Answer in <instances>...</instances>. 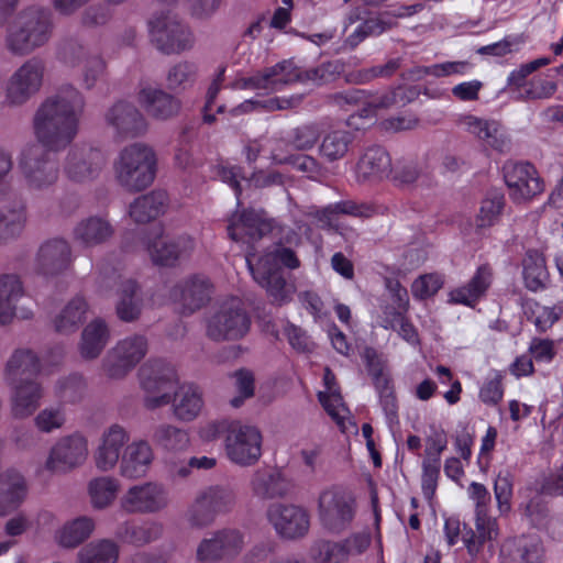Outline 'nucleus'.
<instances>
[{
  "label": "nucleus",
  "instance_id": "obj_11",
  "mask_svg": "<svg viewBox=\"0 0 563 563\" xmlns=\"http://www.w3.org/2000/svg\"><path fill=\"white\" fill-rule=\"evenodd\" d=\"M254 253L247 252L246 264L254 280L265 288L273 303L282 306L289 302L296 291L292 283L286 280L284 272L279 266L273 265L272 256H262L253 265L251 257Z\"/></svg>",
  "mask_w": 563,
  "mask_h": 563
},
{
  "label": "nucleus",
  "instance_id": "obj_24",
  "mask_svg": "<svg viewBox=\"0 0 563 563\" xmlns=\"http://www.w3.org/2000/svg\"><path fill=\"white\" fill-rule=\"evenodd\" d=\"M194 250V240L188 235L170 238L157 236L150 245L148 252L152 261L158 265L170 266L179 258L187 256Z\"/></svg>",
  "mask_w": 563,
  "mask_h": 563
},
{
  "label": "nucleus",
  "instance_id": "obj_36",
  "mask_svg": "<svg viewBox=\"0 0 563 563\" xmlns=\"http://www.w3.org/2000/svg\"><path fill=\"white\" fill-rule=\"evenodd\" d=\"M173 411L181 421H192L200 413L203 400L201 390L195 385H183L172 396Z\"/></svg>",
  "mask_w": 563,
  "mask_h": 563
},
{
  "label": "nucleus",
  "instance_id": "obj_26",
  "mask_svg": "<svg viewBox=\"0 0 563 563\" xmlns=\"http://www.w3.org/2000/svg\"><path fill=\"white\" fill-rule=\"evenodd\" d=\"M153 457V450L146 441L129 443L119 460L120 475L129 479L145 476Z\"/></svg>",
  "mask_w": 563,
  "mask_h": 563
},
{
  "label": "nucleus",
  "instance_id": "obj_27",
  "mask_svg": "<svg viewBox=\"0 0 563 563\" xmlns=\"http://www.w3.org/2000/svg\"><path fill=\"white\" fill-rule=\"evenodd\" d=\"M24 296L23 285L16 275L5 274L0 276V323L8 324L13 317L29 319L32 311L21 310L18 313V301Z\"/></svg>",
  "mask_w": 563,
  "mask_h": 563
},
{
  "label": "nucleus",
  "instance_id": "obj_52",
  "mask_svg": "<svg viewBox=\"0 0 563 563\" xmlns=\"http://www.w3.org/2000/svg\"><path fill=\"white\" fill-rule=\"evenodd\" d=\"M87 391V382L80 374H70L59 378L55 385V395L64 402L77 404Z\"/></svg>",
  "mask_w": 563,
  "mask_h": 563
},
{
  "label": "nucleus",
  "instance_id": "obj_30",
  "mask_svg": "<svg viewBox=\"0 0 563 563\" xmlns=\"http://www.w3.org/2000/svg\"><path fill=\"white\" fill-rule=\"evenodd\" d=\"M139 101L146 112L157 120H167L177 115L181 102L175 96L152 87L143 88L139 93Z\"/></svg>",
  "mask_w": 563,
  "mask_h": 563
},
{
  "label": "nucleus",
  "instance_id": "obj_13",
  "mask_svg": "<svg viewBox=\"0 0 563 563\" xmlns=\"http://www.w3.org/2000/svg\"><path fill=\"white\" fill-rule=\"evenodd\" d=\"M168 503L167 490L162 484L146 482L129 487L119 506L126 515H150L164 510Z\"/></svg>",
  "mask_w": 563,
  "mask_h": 563
},
{
  "label": "nucleus",
  "instance_id": "obj_37",
  "mask_svg": "<svg viewBox=\"0 0 563 563\" xmlns=\"http://www.w3.org/2000/svg\"><path fill=\"white\" fill-rule=\"evenodd\" d=\"M109 340V329L106 322L101 319L92 320L88 323L81 333V342L79 344V352L85 360L97 358Z\"/></svg>",
  "mask_w": 563,
  "mask_h": 563
},
{
  "label": "nucleus",
  "instance_id": "obj_21",
  "mask_svg": "<svg viewBox=\"0 0 563 563\" xmlns=\"http://www.w3.org/2000/svg\"><path fill=\"white\" fill-rule=\"evenodd\" d=\"M211 290L207 278L194 276L175 285L170 296L181 305L184 313H192L209 302Z\"/></svg>",
  "mask_w": 563,
  "mask_h": 563
},
{
  "label": "nucleus",
  "instance_id": "obj_60",
  "mask_svg": "<svg viewBox=\"0 0 563 563\" xmlns=\"http://www.w3.org/2000/svg\"><path fill=\"white\" fill-rule=\"evenodd\" d=\"M319 401L323 406L328 415L339 424L343 426L344 417L349 412L343 404L342 396L339 390L331 393H319Z\"/></svg>",
  "mask_w": 563,
  "mask_h": 563
},
{
  "label": "nucleus",
  "instance_id": "obj_7",
  "mask_svg": "<svg viewBox=\"0 0 563 563\" xmlns=\"http://www.w3.org/2000/svg\"><path fill=\"white\" fill-rule=\"evenodd\" d=\"M244 534L236 528H221L207 533L197 544L198 563H231L243 551Z\"/></svg>",
  "mask_w": 563,
  "mask_h": 563
},
{
  "label": "nucleus",
  "instance_id": "obj_16",
  "mask_svg": "<svg viewBox=\"0 0 563 563\" xmlns=\"http://www.w3.org/2000/svg\"><path fill=\"white\" fill-rule=\"evenodd\" d=\"M267 519L277 534L288 540L303 538L310 527L309 514L296 505L274 504L267 510Z\"/></svg>",
  "mask_w": 563,
  "mask_h": 563
},
{
  "label": "nucleus",
  "instance_id": "obj_56",
  "mask_svg": "<svg viewBox=\"0 0 563 563\" xmlns=\"http://www.w3.org/2000/svg\"><path fill=\"white\" fill-rule=\"evenodd\" d=\"M533 323L539 332H545L561 318L563 308L560 306L547 307L533 301L529 307Z\"/></svg>",
  "mask_w": 563,
  "mask_h": 563
},
{
  "label": "nucleus",
  "instance_id": "obj_29",
  "mask_svg": "<svg viewBox=\"0 0 563 563\" xmlns=\"http://www.w3.org/2000/svg\"><path fill=\"white\" fill-rule=\"evenodd\" d=\"M7 46L15 55H26L35 47V14L27 10L10 26Z\"/></svg>",
  "mask_w": 563,
  "mask_h": 563
},
{
  "label": "nucleus",
  "instance_id": "obj_42",
  "mask_svg": "<svg viewBox=\"0 0 563 563\" xmlns=\"http://www.w3.org/2000/svg\"><path fill=\"white\" fill-rule=\"evenodd\" d=\"M120 547L112 539H99L89 542L77 553L76 563H117Z\"/></svg>",
  "mask_w": 563,
  "mask_h": 563
},
{
  "label": "nucleus",
  "instance_id": "obj_45",
  "mask_svg": "<svg viewBox=\"0 0 563 563\" xmlns=\"http://www.w3.org/2000/svg\"><path fill=\"white\" fill-rule=\"evenodd\" d=\"M475 527V531L470 529L463 534V542L472 555L477 554L486 542L498 536L496 519L487 514H484V516L476 515Z\"/></svg>",
  "mask_w": 563,
  "mask_h": 563
},
{
  "label": "nucleus",
  "instance_id": "obj_19",
  "mask_svg": "<svg viewBox=\"0 0 563 563\" xmlns=\"http://www.w3.org/2000/svg\"><path fill=\"white\" fill-rule=\"evenodd\" d=\"M106 122L120 140L135 139L147 130V122L140 110L126 101L115 102L106 113Z\"/></svg>",
  "mask_w": 563,
  "mask_h": 563
},
{
  "label": "nucleus",
  "instance_id": "obj_41",
  "mask_svg": "<svg viewBox=\"0 0 563 563\" xmlns=\"http://www.w3.org/2000/svg\"><path fill=\"white\" fill-rule=\"evenodd\" d=\"M26 222L25 206L15 201L12 207L0 208V243L18 239Z\"/></svg>",
  "mask_w": 563,
  "mask_h": 563
},
{
  "label": "nucleus",
  "instance_id": "obj_64",
  "mask_svg": "<svg viewBox=\"0 0 563 563\" xmlns=\"http://www.w3.org/2000/svg\"><path fill=\"white\" fill-rule=\"evenodd\" d=\"M556 91V84L549 80L530 81L523 91H519L517 100H537L550 98Z\"/></svg>",
  "mask_w": 563,
  "mask_h": 563
},
{
  "label": "nucleus",
  "instance_id": "obj_6",
  "mask_svg": "<svg viewBox=\"0 0 563 563\" xmlns=\"http://www.w3.org/2000/svg\"><path fill=\"white\" fill-rule=\"evenodd\" d=\"M139 377L145 394V408L154 410L172 402L177 385V375L172 365L162 360H151L140 368Z\"/></svg>",
  "mask_w": 563,
  "mask_h": 563
},
{
  "label": "nucleus",
  "instance_id": "obj_58",
  "mask_svg": "<svg viewBox=\"0 0 563 563\" xmlns=\"http://www.w3.org/2000/svg\"><path fill=\"white\" fill-rule=\"evenodd\" d=\"M512 478L509 474H498L494 483V494L500 515H507L511 510Z\"/></svg>",
  "mask_w": 563,
  "mask_h": 563
},
{
  "label": "nucleus",
  "instance_id": "obj_12",
  "mask_svg": "<svg viewBox=\"0 0 563 563\" xmlns=\"http://www.w3.org/2000/svg\"><path fill=\"white\" fill-rule=\"evenodd\" d=\"M224 442L227 454L235 464L253 465L262 455V435L253 426L231 421Z\"/></svg>",
  "mask_w": 563,
  "mask_h": 563
},
{
  "label": "nucleus",
  "instance_id": "obj_62",
  "mask_svg": "<svg viewBox=\"0 0 563 563\" xmlns=\"http://www.w3.org/2000/svg\"><path fill=\"white\" fill-rule=\"evenodd\" d=\"M443 280L438 274L418 277L411 285V294L416 299L423 300L434 296L442 287Z\"/></svg>",
  "mask_w": 563,
  "mask_h": 563
},
{
  "label": "nucleus",
  "instance_id": "obj_15",
  "mask_svg": "<svg viewBox=\"0 0 563 563\" xmlns=\"http://www.w3.org/2000/svg\"><path fill=\"white\" fill-rule=\"evenodd\" d=\"M274 227V220L267 218L264 211L247 209L231 218L228 234L234 242L253 245L269 234Z\"/></svg>",
  "mask_w": 563,
  "mask_h": 563
},
{
  "label": "nucleus",
  "instance_id": "obj_31",
  "mask_svg": "<svg viewBox=\"0 0 563 563\" xmlns=\"http://www.w3.org/2000/svg\"><path fill=\"white\" fill-rule=\"evenodd\" d=\"M250 486L252 494L262 500L284 497L290 489V484L283 474L272 468L254 472Z\"/></svg>",
  "mask_w": 563,
  "mask_h": 563
},
{
  "label": "nucleus",
  "instance_id": "obj_48",
  "mask_svg": "<svg viewBox=\"0 0 563 563\" xmlns=\"http://www.w3.org/2000/svg\"><path fill=\"white\" fill-rule=\"evenodd\" d=\"M353 141L350 131L334 130L327 133L320 144L319 152L328 162H335L343 158Z\"/></svg>",
  "mask_w": 563,
  "mask_h": 563
},
{
  "label": "nucleus",
  "instance_id": "obj_59",
  "mask_svg": "<svg viewBox=\"0 0 563 563\" xmlns=\"http://www.w3.org/2000/svg\"><path fill=\"white\" fill-rule=\"evenodd\" d=\"M91 53L78 38H67L59 48L63 62L71 66L84 63Z\"/></svg>",
  "mask_w": 563,
  "mask_h": 563
},
{
  "label": "nucleus",
  "instance_id": "obj_20",
  "mask_svg": "<svg viewBox=\"0 0 563 563\" xmlns=\"http://www.w3.org/2000/svg\"><path fill=\"white\" fill-rule=\"evenodd\" d=\"M131 439L128 429L119 423L109 426L102 432L100 444L93 454L96 467L101 472L112 471L122 456V449Z\"/></svg>",
  "mask_w": 563,
  "mask_h": 563
},
{
  "label": "nucleus",
  "instance_id": "obj_23",
  "mask_svg": "<svg viewBox=\"0 0 563 563\" xmlns=\"http://www.w3.org/2000/svg\"><path fill=\"white\" fill-rule=\"evenodd\" d=\"M102 165L101 152L91 147H76L68 153L65 170L70 179L81 183L95 178Z\"/></svg>",
  "mask_w": 563,
  "mask_h": 563
},
{
  "label": "nucleus",
  "instance_id": "obj_50",
  "mask_svg": "<svg viewBox=\"0 0 563 563\" xmlns=\"http://www.w3.org/2000/svg\"><path fill=\"white\" fill-rule=\"evenodd\" d=\"M152 440L166 450H184L189 443L187 432L173 424L162 423L154 428Z\"/></svg>",
  "mask_w": 563,
  "mask_h": 563
},
{
  "label": "nucleus",
  "instance_id": "obj_17",
  "mask_svg": "<svg viewBox=\"0 0 563 563\" xmlns=\"http://www.w3.org/2000/svg\"><path fill=\"white\" fill-rule=\"evenodd\" d=\"M504 178L510 197L517 201H526L543 191V184L536 168L529 163H506Z\"/></svg>",
  "mask_w": 563,
  "mask_h": 563
},
{
  "label": "nucleus",
  "instance_id": "obj_39",
  "mask_svg": "<svg viewBox=\"0 0 563 563\" xmlns=\"http://www.w3.org/2000/svg\"><path fill=\"white\" fill-rule=\"evenodd\" d=\"M35 81V62L33 59L23 64L11 77L5 93V101L10 104H22L30 97V90Z\"/></svg>",
  "mask_w": 563,
  "mask_h": 563
},
{
  "label": "nucleus",
  "instance_id": "obj_47",
  "mask_svg": "<svg viewBox=\"0 0 563 563\" xmlns=\"http://www.w3.org/2000/svg\"><path fill=\"white\" fill-rule=\"evenodd\" d=\"M492 282V272L487 266L478 267L470 283L454 291L451 297L454 302L473 306V303L486 291Z\"/></svg>",
  "mask_w": 563,
  "mask_h": 563
},
{
  "label": "nucleus",
  "instance_id": "obj_28",
  "mask_svg": "<svg viewBox=\"0 0 563 563\" xmlns=\"http://www.w3.org/2000/svg\"><path fill=\"white\" fill-rule=\"evenodd\" d=\"M163 531L164 527L158 521L147 520L137 523L128 520L117 527L114 536L124 544L142 548L158 540L163 536Z\"/></svg>",
  "mask_w": 563,
  "mask_h": 563
},
{
  "label": "nucleus",
  "instance_id": "obj_40",
  "mask_svg": "<svg viewBox=\"0 0 563 563\" xmlns=\"http://www.w3.org/2000/svg\"><path fill=\"white\" fill-rule=\"evenodd\" d=\"M143 308V299L140 296V287L133 280L122 284L119 291V300L115 305V313L123 322L139 320Z\"/></svg>",
  "mask_w": 563,
  "mask_h": 563
},
{
  "label": "nucleus",
  "instance_id": "obj_25",
  "mask_svg": "<svg viewBox=\"0 0 563 563\" xmlns=\"http://www.w3.org/2000/svg\"><path fill=\"white\" fill-rule=\"evenodd\" d=\"M71 263V249L67 241L53 239L42 244L37 264L42 274L55 276L67 271Z\"/></svg>",
  "mask_w": 563,
  "mask_h": 563
},
{
  "label": "nucleus",
  "instance_id": "obj_3",
  "mask_svg": "<svg viewBox=\"0 0 563 563\" xmlns=\"http://www.w3.org/2000/svg\"><path fill=\"white\" fill-rule=\"evenodd\" d=\"M156 164V154L151 146L133 143L120 152L114 163L115 179L129 191H141L154 181Z\"/></svg>",
  "mask_w": 563,
  "mask_h": 563
},
{
  "label": "nucleus",
  "instance_id": "obj_46",
  "mask_svg": "<svg viewBox=\"0 0 563 563\" xmlns=\"http://www.w3.org/2000/svg\"><path fill=\"white\" fill-rule=\"evenodd\" d=\"M119 482L114 477L100 476L89 481L87 490L92 508L102 510L108 508L119 492Z\"/></svg>",
  "mask_w": 563,
  "mask_h": 563
},
{
  "label": "nucleus",
  "instance_id": "obj_5",
  "mask_svg": "<svg viewBox=\"0 0 563 563\" xmlns=\"http://www.w3.org/2000/svg\"><path fill=\"white\" fill-rule=\"evenodd\" d=\"M251 329V317L239 298L220 305L207 321L206 334L214 342L238 341Z\"/></svg>",
  "mask_w": 563,
  "mask_h": 563
},
{
  "label": "nucleus",
  "instance_id": "obj_51",
  "mask_svg": "<svg viewBox=\"0 0 563 563\" xmlns=\"http://www.w3.org/2000/svg\"><path fill=\"white\" fill-rule=\"evenodd\" d=\"M505 207L504 194L497 189L489 190L483 199L479 213L476 218L477 227L488 228L500 218Z\"/></svg>",
  "mask_w": 563,
  "mask_h": 563
},
{
  "label": "nucleus",
  "instance_id": "obj_34",
  "mask_svg": "<svg viewBox=\"0 0 563 563\" xmlns=\"http://www.w3.org/2000/svg\"><path fill=\"white\" fill-rule=\"evenodd\" d=\"M26 496L24 477L14 470L0 475V516L14 511Z\"/></svg>",
  "mask_w": 563,
  "mask_h": 563
},
{
  "label": "nucleus",
  "instance_id": "obj_8",
  "mask_svg": "<svg viewBox=\"0 0 563 563\" xmlns=\"http://www.w3.org/2000/svg\"><path fill=\"white\" fill-rule=\"evenodd\" d=\"M296 81L327 82L325 75L319 66L301 70L291 62L284 60L272 67H267L257 74L243 79V88L277 90L283 85Z\"/></svg>",
  "mask_w": 563,
  "mask_h": 563
},
{
  "label": "nucleus",
  "instance_id": "obj_1",
  "mask_svg": "<svg viewBox=\"0 0 563 563\" xmlns=\"http://www.w3.org/2000/svg\"><path fill=\"white\" fill-rule=\"evenodd\" d=\"M84 107L82 95L67 86L37 109V187L48 186L57 179L56 154L76 136Z\"/></svg>",
  "mask_w": 563,
  "mask_h": 563
},
{
  "label": "nucleus",
  "instance_id": "obj_53",
  "mask_svg": "<svg viewBox=\"0 0 563 563\" xmlns=\"http://www.w3.org/2000/svg\"><path fill=\"white\" fill-rule=\"evenodd\" d=\"M310 556L313 563H346V552L341 542L317 540L311 549Z\"/></svg>",
  "mask_w": 563,
  "mask_h": 563
},
{
  "label": "nucleus",
  "instance_id": "obj_32",
  "mask_svg": "<svg viewBox=\"0 0 563 563\" xmlns=\"http://www.w3.org/2000/svg\"><path fill=\"white\" fill-rule=\"evenodd\" d=\"M501 555L509 563H540L542 547L534 536H520L508 539L501 547Z\"/></svg>",
  "mask_w": 563,
  "mask_h": 563
},
{
  "label": "nucleus",
  "instance_id": "obj_61",
  "mask_svg": "<svg viewBox=\"0 0 563 563\" xmlns=\"http://www.w3.org/2000/svg\"><path fill=\"white\" fill-rule=\"evenodd\" d=\"M66 421L65 410L62 406H52L37 413V430L49 433L60 429Z\"/></svg>",
  "mask_w": 563,
  "mask_h": 563
},
{
  "label": "nucleus",
  "instance_id": "obj_33",
  "mask_svg": "<svg viewBox=\"0 0 563 563\" xmlns=\"http://www.w3.org/2000/svg\"><path fill=\"white\" fill-rule=\"evenodd\" d=\"M114 233L111 223L102 217H89L74 228V239L86 247H92L109 241Z\"/></svg>",
  "mask_w": 563,
  "mask_h": 563
},
{
  "label": "nucleus",
  "instance_id": "obj_9",
  "mask_svg": "<svg viewBox=\"0 0 563 563\" xmlns=\"http://www.w3.org/2000/svg\"><path fill=\"white\" fill-rule=\"evenodd\" d=\"M148 340L145 335L126 336L108 351L102 360V371L110 379L124 378L147 354Z\"/></svg>",
  "mask_w": 563,
  "mask_h": 563
},
{
  "label": "nucleus",
  "instance_id": "obj_57",
  "mask_svg": "<svg viewBox=\"0 0 563 563\" xmlns=\"http://www.w3.org/2000/svg\"><path fill=\"white\" fill-rule=\"evenodd\" d=\"M232 377L234 378V386L239 395L233 397L230 404L232 407L239 408L243 405L245 399L254 395V376L250 371L241 368L234 372Z\"/></svg>",
  "mask_w": 563,
  "mask_h": 563
},
{
  "label": "nucleus",
  "instance_id": "obj_38",
  "mask_svg": "<svg viewBox=\"0 0 563 563\" xmlns=\"http://www.w3.org/2000/svg\"><path fill=\"white\" fill-rule=\"evenodd\" d=\"M522 276L525 286L531 291H539L547 287L550 275L544 256L536 251H527L522 260Z\"/></svg>",
  "mask_w": 563,
  "mask_h": 563
},
{
  "label": "nucleus",
  "instance_id": "obj_54",
  "mask_svg": "<svg viewBox=\"0 0 563 563\" xmlns=\"http://www.w3.org/2000/svg\"><path fill=\"white\" fill-rule=\"evenodd\" d=\"M389 15V13H385ZM397 25V22L384 19V14L365 20L351 35L346 42L352 47L357 46L364 38L371 35H379Z\"/></svg>",
  "mask_w": 563,
  "mask_h": 563
},
{
  "label": "nucleus",
  "instance_id": "obj_18",
  "mask_svg": "<svg viewBox=\"0 0 563 563\" xmlns=\"http://www.w3.org/2000/svg\"><path fill=\"white\" fill-rule=\"evenodd\" d=\"M88 455L87 440L78 434L62 438L51 450L45 468L52 473L69 471L82 464Z\"/></svg>",
  "mask_w": 563,
  "mask_h": 563
},
{
  "label": "nucleus",
  "instance_id": "obj_14",
  "mask_svg": "<svg viewBox=\"0 0 563 563\" xmlns=\"http://www.w3.org/2000/svg\"><path fill=\"white\" fill-rule=\"evenodd\" d=\"M353 499L344 489L332 487L320 494L319 518L322 525L339 532L343 530L354 517Z\"/></svg>",
  "mask_w": 563,
  "mask_h": 563
},
{
  "label": "nucleus",
  "instance_id": "obj_22",
  "mask_svg": "<svg viewBox=\"0 0 563 563\" xmlns=\"http://www.w3.org/2000/svg\"><path fill=\"white\" fill-rule=\"evenodd\" d=\"M391 173V158L380 146L366 148L356 165V179L361 184H374L387 178Z\"/></svg>",
  "mask_w": 563,
  "mask_h": 563
},
{
  "label": "nucleus",
  "instance_id": "obj_4",
  "mask_svg": "<svg viewBox=\"0 0 563 563\" xmlns=\"http://www.w3.org/2000/svg\"><path fill=\"white\" fill-rule=\"evenodd\" d=\"M236 495L228 485H211L199 490L187 507L184 518L189 528L202 530L212 526L219 515L230 512Z\"/></svg>",
  "mask_w": 563,
  "mask_h": 563
},
{
  "label": "nucleus",
  "instance_id": "obj_43",
  "mask_svg": "<svg viewBox=\"0 0 563 563\" xmlns=\"http://www.w3.org/2000/svg\"><path fill=\"white\" fill-rule=\"evenodd\" d=\"M92 518L81 516L67 521L56 534L57 543L67 549H74L86 541L95 530Z\"/></svg>",
  "mask_w": 563,
  "mask_h": 563
},
{
  "label": "nucleus",
  "instance_id": "obj_44",
  "mask_svg": "<svg viewBox=\"0 0 563 563\" xmlns=\"http://www.w3.org/2000/svg\"><path fill=\"white\" fill-rule=\"evenodd\" d=\"M87 310L86 300L80 296L74 297L54 319L55 331L62 334L77 331L85 320Z\"/></svg>",
  "mask_w": 563,
  "mask_h": 563
},
{
  "label": "nucleus",
  "instance_id": "obj_63",
  "mask_svg": "<svg viewBox=\"0 0 563 563\" xmlns=\"http://www.w3.org/2000/svg\"><path fill=\"white\" fill-rule=\"evenodd\" d=\"M394 318H386L382 325L385 329L397 330L398 334L410 344L419 342L418 333L413 324H411L401 312H393Z\"/></svg>",
  "mask_w": 563,
  "mask_h": 563
},
{
  "label": "nucleus",
  "instance_id": "obj_49",
  "mask_svg": "<svg viewBox=\"0 0 563 563\" xmlns=\"http://www.w3.org/2000/svg\"><path fill=\"white\" fill-rule=\"evenodd\" d=\"M197 65L190 60L174 64L166 74L167 88L170 91H181L192 86L197 76Z\"/></svg>",
  "mask_w": 563,
  "mask_h": 563
},
{
  "label": "nucleus",
  "instance_id": "obj_35",
  "mask_svg": "<svg viewBox=\"0 0 563 563\" xmlns=\"http://www.w3.org/2000/svg\"><path fill=\"white\" fill-rule=\"evenodd\" d=\"M168 205L164 190H153L137 197L130 206V216L137 223H146L163 214Z\"/></svg>",
  "mask_w": 563,
  "mask_h": 563
},
{
  "label": "nucleus",
  "instance_id": "obj_10",
  "mask_svg": "<svg viewBox=\"0 0 563 563\" xmlns=\"http://www.w3.org/2000/svg\"><path fill=\"white\" fill-rule=\"evenodd\" d=\"M150 33L155 47L167 55L181 54L195 44L190 29L172 14H162L151 20Z\"/></svg>",
  "mask_w": 563,
  "mask_h": 563
},
{
  "label": "nucleus",
  "instance_id": "obj_55",
  "mask_svg": "<svg viewBox=\"0 0 563 563\" xmlns=\"http://www.w3.org/2000/svg\"><path fill=\"white\" fill-rule=\"evenodd\" d=\"M321 131V125L317 122L300 124L292 129L290 134V143L296 150H310L319 141Z\"/></svg>",
  "mask_w": 563,
  "mask_h": 563
},
{
  "label": "nucleus",
  "instance_id": "obj_2",
  "mask_svg": "<svg viewBox=\"0 0 563 563\" xmlns=\"http://www.w3.org/2000/svg\"><path fill=\"white\" fill-rule=\"evenodd\" d=\"M5 379L13 388V416H31L35 411V352L31 349L16 350L7 363Z\"/></svg>",
  "mask_w": 563,
  "mask_h": 563
}]
</instances>
